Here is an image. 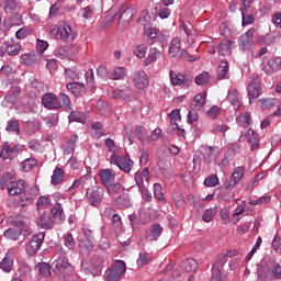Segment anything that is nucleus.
Listing matches in <instances>:
<instances>
[{"label":"nucleus","mask_w":281,"mask_h":281,"mask_svg":"<svg viewBox=\"0 0 281 281\" xmlns=\"http://www.w3.org/2000/svg\"><path fill=\"white\" fill-rule=\"evenodd\" d=\"M204 186L206 188H216V186H218V176L211 175V176L206 177L204 180Z\"/></svg>","instance_id":"nucleus-59"},{"label":"nucleus","mask_w":281,"mask_h":281,"mask_svg":"<svg viewBox=\"0 0 281 281\" xmlns=\"http://www.w3.org/2000/svg\"><path fill=\"white\" fill-rule=\"evenodd\" d=\"M281 69V57H274L267 61L265 66V71L267 74H276V71H280Z\"/></svg>","instance_id":"nucleus-26"},{"label":"nucleus","mask_w":281,"mask_h":281,"mask_svg":"<svg viewBox=\"0 0 281 281\" xmlns=\"http://www.w3.org/2000/svg\"><path fill=\"white\" fill-rule=\"evenodd\" d=\"M63 181H65V171H63V168L56 167L53 171L50 183L53 186H59Z\"/></svg>","instance_id":"nucleus-30"},{"label":"nucleus","mask_w":281,"mask_h":281,"mask_svg":"<svg viewBox=\"0 0 281 281\" xmlns=\"http://www.w3.org/2000/svg\"><path fill=\"white\" fill-rule=\"evenodd\" d=\"M169 77L173 87H183V89H188L192 86V77L186 75L184 72H175L171 70L169 72Z\"/></svg>","instance_id":"nucleus-6"},{"label":"nucleus","mask_w":281,"mask_h":281,"mask_svg":"<svg viewBox=\"0 0 281 281\" xmlns=\"http://www.w3.org/2000/svg\"><path fill=\"white\" fill-rule=\"evenodd\" d=\"M0 157L1 159H13L14 156L12 154V147H10V145L8 144H4L2 146V150L0 151Z\"/></svg>","instance_id":"nucleus-58"},{"label":"nucleus","mask_w":281,"mask_h":281,"mask_svg":"<svg viewBox=\"0 0 281 281\" xmlns=\"http://www.w3.org/2000/svg\"><path fill=\"white\" fill-rule=\"evenodd\" d=\"M161 232H164V228L159 224H154L150 227V236L151 240H159V237L161 236Z\"/></svg>","instance_id":"nucleus-52"},{"label":"nucleus","mask_w":281,"mask_h":281,"mask_svg":"<svg viewBox=\"0 0 281 281\" xmlns=\"http://www.w3.org/2000/svg\"><path fill=\"white\" fill-rule=\"evenodd\" d=\"M124 76H126V70L122 67H116L109 72V78H111L112 80H122Z\"/></svg>","instance_id":"nucleus-40"},{"label":"nucleus","mask_w":281,"mask_h":281,"mask_svg":"<svg viewBox=\"0 0 281 281\" xmlns=\"http://www.w3.org/2000/svg\"><path fill=\"white\" fill-rule=\"evenodd\" d=\"M243 177H245V168L236 167L233 171L231 180L225 183L226 190H232L233 188H236V186H238Z\"/></svg>","instance_id":"nucleus-14"},{"label":"nucleus","mask_w":281,"mask_h":281,"mask_svg":"<svg viewBox=\"0 0 281 281\" xmlns=\"http://www.w3.org/2000/svg\"><path fill=\"white\" fill-rule=\"evenodd\" d=\"M228 72H229V64L227 63V60H222L217 68L218 80H223L227 78Z\"/></svg>","instance_id":"nucleus-34"},{"label":"nucleus","mask_w":281,"mask_h":281,"mask_svg":"<svg viewBox=\"0 0 281 281\" xmlns=\"http://www.w3.org/2000/svg\"><path fill=\"white\" fill-rule=\"evenodd\" d=\"M216 207L206 209L202 214V221H204V223H212V221H214V216H216Z\"/></svg>","instance_id":"nucleus-49"},{"label":"nucleus","mask_w":281,"mask_h":281,"mask_svg":"<svg viewBox=\"0 0 281 281\" xmlns=\"http://www.w3.org/2000/svg\"><path fill=\"white\" fill-rule=\"evenodd\" d=\"M12 224L15 227H27V225H30V217L25 215H16L12 218Z\"/></svg>","instance_id":"nucleus-37"},{"label":"nucleus","mask_w":281,"mask_h":281,"mask_svg":"<svg viewBox=\"0 0 281 281\" xmlns=\"http://www.w3.org/2000/svg\"><path fill=\"white\" fill-rule=\"evenodd\" d=\"M13 266L14 259H12V257H10L9 255H7L0 262V269H2V271H5V273H10V271H12Z\"/></svg>","instance_id":"nucleus-35"},{"label":"nucleus","mask_w":281,"mask_h":281,"mask_svg":"<svg viewBox=\"0 0 281 281\" xmlns=\"http://www.w3.org/2000/svg\"><path fill=\"white\" fill-rule=\"evenodd\" d=\"M261 102V109H277V111L273 112V115L276 117H280L281 111V102L278 99L273 98H266V99H260Z\"/></svg>","instance_id":"nucleus-18"},{"label":"nucleus","mask_w":281,"mask_h":281,"mask_svg":"<svg viewBox=\"0 0 281 281\" xmlns=\"http://www.w3.org/2000/svg\"><path fill=\"white\" fill-rule=\"evenodd\" d=\"M263 278L266 281L281 280V266L279 263H272L263 271Z\"/></svg>","instance_id":"nucleus-17"},{"label":"nucleus","mask_w":281,"mask_h":281,"mask_svg":"<svg viewBox=\"0 0 281 281\" xmlns=\"http://www.w3.org/2000/svg\"><path fill=\"white\" fill-rule=\"evenodd\" d=\"M36 225L41 227V229H54L56 222H54L52 213L45 211L36 218Z\"/></svg>","instance_id":"nucleus-11"},{"label":"nucleus","mask_w":281,"mask_h":281,"mask_svg":"<svg viewBox=\"0 0 281 281\" xmlns=\"http://www.w3.org/2000/svg\"><path fill=\"white\" fill-rule=\"evenodd\" d=\"M42 104L45 109H48V111H60L61 109L58 95L52 92L46 93L42 97Z\"/></svg>","instance_id":"nucleus-10"},{"label":"nucleus","mask_w":281,"mask_h":281,"mask_svg":"<svg viewBox=\"0 0 281 281\" xmlns=\"http://www.w3.org/2000/svg\"><path fill=\"white\" fill-rule=\"evenodd\" d=\"M181 38L173 37L169 43V58H179L181 56Z\"/></svg>","instance_id":"nucleus-21"},{"label":"nucleus","mask_w":281,"mask_h":281,"mask_svg":"<svg viewBox=\"0 0 281 281\" xmlns=\"http://www.w3.org/2000/svg\"><path fill=\"white\" fill-rule=\"evenodd\" d=\"M126 273V262L123 260H117L112 268L105 271V281H120L124 278Z\"/></svg>","instance_id":"nucleus-3"},{"label":"nucleus","mask_w":281,"mask_h":281,"mask_svg":"<svg viewBox=\"0 0 281 281\" xmlns=\"http://www.w3.org/2000/svg\"><path fill=\"white\" fill-rule=\"evenodd\" d=\"M236 122L238 126L247 128L251 125V116L249 115V113L243 112L236 117Z\"/></svg>","instance_id":"nucleus-32"},{"label":"nucleus","mask_w":281,"mask_h":281,"mask_svg":"<svg viewBox=\"0 0 281 281\" xmlns=\"http://www.w3.org/2000/svg\"><path fill=\"white\" fill-rule=\"evenodd\" d=\"M110 164H113L114 166H117L122 172H125V175H128L131 170H133L134 162L128 158V156H120L116 154H112L110 156Z\"/></svg>","instance_id":"nucleus-5"},{"label":"nucleus","mask_w":281,"mask_h":281,"mask_svg":"<svg viewBox=\"0 0 281 281\" xmlns=\"http://www.w3.org/2000/svg\"><path fill=\"white\" fill-rule=\"evenodd\" d=\"M78 38V33L67 22H60L59 41L63 43H74Z\"/></svg>","instance_id":"nucleus-8"},{"label":"nucleus","mask_w":281,"mask_h":281,"mask_svg":"<svg viewBox=\"0 0 281 281\" xmlns=\"http://www.w3.org/2000/svg\"><path fill=\"white\" fill-rule=\"evenodd\" d=\"M36 269H38L40 274L44 276L45 278H49V276H52V266L48 263H38Z\"/></svg>","instance_id":"nucleus-50"},{"label":"nucleus","mask_w":281,"mask_h":281,"mask_svg":"<svg viewBox=\"0 0 281 281\" xmlns=\"http://www.w3.org/2000/svg\"><path fill=\"white\" fill-rule=\"evenodd\" d=\"M146 52H148L146 44H138L134 47V56L136 58H146Z\"/></svg>","instance_id":"nucleus-47"},{"label":"nucleus","mask_w":281,"mask_h":281,"mask_svg":"<svg viewBox=\"0 0 281 281\" xmlns=\"http://www.w3.org/2000/svg\"><path fill=\"white\" fill-rule=\"evenodd\" d=\"M105 188L110 196H116V194H120V192H122L123 190L122 183L120 182H116V183L113 182L110 187H105Z\"/></svg>","instance_id":"nucleus-54"},{"label":"nucleus","mask_w":281,"mask_h":281,"mask_svg":"<svg viewBox=\"0 0 281 281\" xmlns=\"http://www.w3.org/2000/svg\"><path fill=\"white\" fill-rule=\"evenodd\" d=\"M133 80L136 89H146L148 87V75L143 70L134 72Z\"/></svg>","instance_id":"nucleus-22"},{"label":"nucleus","mask_w":281,"mask_h":281,"mask_svg":"<svg viewBox=\"0 0 281 281\" xmlns=\"http://www.w3.org/2000/svg\"><path fill=\"white\" fill-rule=\"evenodd\" d=\"M153 257L148 256V254L146 252H140L137 259V265L139 267H144V265H148L149 262H151Z\"/></svg>","instance_id":"nucleus-63"},{"label":"nucleus","mask_w":281,"mask_h":281,"mask_svg":"<svg viewBox=\"0 0 281 281\" xmlns=\"http://www.w3.org/2000/svg\"><path fill=\"white\" fill-rule=\"evenodd\" d=\"M135 181H136V186H138V188H146V186L144 184V181H146L147 184L150 181V177L148 176V168H144L142 172H136Z\"/></svg>","instance_id":"nucleus-28"},{"label":"nucleus","mask_w":281,"mask_h":281,"mask_svg":"<svg viewBox=\"0 0 281 281\" xmlns=\"http://www.w3.org/2000/svg\"><path fill=\"white\" fill-rule=\"evenodd\" d=\"M3 236L9 240H19V237L21 236V231L9 228L4 232Z\"/></svg>","instance_id":"nucleus-57"},{"label":"nucleus","mask_w":281,"mask_h":281,"mask_svg":"<svg viewBox=\"0 0 281 281\" xmlns=\"http://www.w3.org/2000/svg\"><path fill=\"white\" fill-rule=\"evenodd\" d=\"M104 265V257L102 256H93L90 260V269H93L94 271H100L102 269V266Z\"/></svg>","instance_id":"nucleus-36"},{"label":"nucleus","mask_w":281,"mask_h":281,"mask_svg":"<svg viewBox=\"0 0 281 281\" xmlns=\"http://www.w3.org/2000/svg\"><path fill=\"white\" fill-rule=\"evenodd\" d=\"M164 56V53L159 50L157 47L150 48L147 57L144 60L145 67H148V65H153V63H157L161 57Z\"/></svg>","instance_id":"nucleus-23"},{"label":"nucleus","mask_w":281,"mask_h":281,"mask_svg":"<svg viewBox=\"0 0 281 281\" xmlns=\"http://www.w3.org/2000/svg\"><path fill=\"white\" fill-rule=\"evenodd\" d=\"M248 139V144H250V150H258V147L260 146V139L258 138V134L254 132V130L247 131V136L245 134H241L239 136V142H245Z\"/></svg>","instance_id":"nucleus-16"},{"label":"nucleus","mask_w":281,"mask_h":281,"mask_svg":"<svg viewBox=\"0 0 281 281\" xmlns=\"http://www.w3.org/2000/svg\"><path fill=\"white\" fill-rule=\"evenodd\" d=\"M154 196L158 201H166V198L164 196V188L159 183L154 184Z\"/></svg>","instance_id":"nucleus-62"},{"label":"nucleus","mask_w":281,"mask_h":281,"mask_svg":"<svg viewBox=\"0 0 281 281\" xmlns=\"http://www.w3.org/2000/svg\"><path fill=\"white\" fill-rule=\"evenodd\" d=\"M47 207H52V199L47 195H41L36 202V210L41 212V210H45Z\"/></svg>","instance_id":"nucleus-33"},{"label":"nucleus","mask_w":281,"mask_h":281,"mask_svg":"<svg viewBox=\"0 0 281 281\" xmlns=\"http://www.w3.org/2000/svg\"><path fill=\"white\" fill-rule=\"evenodd\" d=\"M57 100H59L61 109H65V111H71V99H69V95L59 93Z\"/></svg>","instance_id":"nucleus-39"},{"label":"nucleus","mask_w":281,"mask_h":281,"mask_svg":"<svg viewBox=\"0 0 281 281\" xmlns=\"http://www.w3.org/2000/svg\"><path fill=\"white\" fill-rule=\"evenodd\" d=\"M92 131H94V137L97 139H100V137H104L105 132H104V126L100 122H94L91 125Z\"/></svg>","instance_id":"nucleus-44"},{"label":"nucleus","mask_w":281,"mask_h":281,"mask_svg":"<svg viewBox=\"0 0 281 281\" xmlns=\"http://www.w3.org/2000/svg\"><path fill=\"white\" fill-rule=\"evenodd\" d=\"M69 122H80L85 123V120H87V116L85 113L80 111H71L69 116H68Z\"/></svg>","instance_id":"nucleus-43"},{"label":"nucleus","mask_w":281,"mask_h":281,"mask_svg":"<svg viewBox=\"0 0 281 281\" xmlns=\"http://www.w3.org/2000/svg\"><path fill=\"white\" fill-rule=\"evenodd\" d=\"M117 210H128L131 207V199L127 194H121L115 199Z\"/></svg>","instance_id":"nucleus-29"},{"label":"nucleus","mask_w":281,"mask_h":281,"mask_svg":"<svg viewBox=\"0 0 281 281\" xmlns=\"http://www.w3.org/2000/svg\"><path fill=\"white\" fill-rule=\"evenodd\" d=\"M196 260L195 259H187L183 263H182V269L184 271H187L188 273L192 272V271H196Z\"/></svg>","instance_id":"nucleus-51"},{"label":"nucleus","mask_w":281,"mask_h":281,"mask_svg":"<svg viewBox=\"0 0 281 281\" xmlns=\"http://www.w3.org/2000/svg\"><path fill=\"white\" fill-rule=\"evenodd\" d=\"M43 240H45V233H38L34 235L26 244V254L29 256H34V254L41 249Z\"/></svg>","instance_id":"nucleus-9"},{"label":"nucleus","mask_w":281,"mask_h":281,"mask_svg":"<svg viewBox=\"0 0 281 281\" xmlns=\"http://www.w3.org/2000/svg\"><path fill=\"white\" fill-rule=\"evenodd\" d=\"M10 196H16L18 205L25 207L30 205L36 199V193L32 192V189H26L25 180H13L7 186Z\"/></svg>","instance_id":"nucleus-1"},{"label":"nucleus","mask_w":281,"mask_h":281,"mask_svg":"<svg viewBox=\"0 0 281 281\" xmlns=\"http://www.w3.org/2000/svg\"><path fill=\"white\" fill-rule=\"evenodd\" d=\"M194 82L199 87H203V85H207V82H210V72L207 71L201 72L195 77Z\"/></svg>","instance_id":"nucleus-46"},{"label":"nucleus","mask_w":281,"mask_h":281,"mask_svg":"<svg viewBox=\"0 0 281 281\" xmlns=\"http://www.w3.org/2000/svg\"><path fill=\"white\" fill-rule=\"evenodd\" d=\"M4 50L8 56H19V54H21V43L12 38H8L4 41Z\"/></svg>","instance_id":"nucleus-19"},{"label":"nucleus","mask_w":281,"mask_h":281,"mask_svg":"<svg viewBox=\"0 0 281 281\" xmlns=\"http://www.w3.org/2000/svg\"><path fill=\"white\" fill-rule=\"evenodd\" d=\"M54 267V273L56 276H59V280H65V273L67 271H71L74 268L71 267V263H69V259L65 257H59L53 262Z\"/></svg>","instance_id":"nucleus-7"},{"label":"nucleus","mask_w":281,"mask_h":281,"mask_svg":"<svg viewBox=\"0 0 281 281\" xmlns=\"http://www.w3.org/2000/svg\"><path fill=\"white\" fill-rule=\"evenodd\" d=\"M38 161L34 158H26L24 161H22V169L24 172H30L34 167H36Z\"/></svg>","instance_id":"nucleus-53"},{"label":"nucleus","mask_w":281,"mask_h":281,"mask_svg":"<svg viewBox=\"0 0 281 281\" xmlns=\"http://www.w3.org/2000/svg\"><path fill=\"white\" fill-rule=\"evenodd\" d=\"M207 94L205 92L199 93L193 98V104L195 109H203L205 106V99Z\"/></svg>","instance_id":"nucleus-42"},{"label":"nucleus","mask_w":281,"mask_h":281,"mask_svg":"<svg viewBox=\"0 0 281 281\" xmlns=\"http://www.w3.org/2000/svg\"><path fill=\"white\" fill-rule=\"evenodd\" d=\"M249 100H256L260 98L262 93V85L260 83V78L254 77L247 87Z\"/></svg>","instance_id":"nucleus-12"},{"label":"nucleus","mask_w":281,"mask_h":281,"mask_svg":"<svg viewBox=\"0 0 281 281\" xmlns=\"http://www.w3.org/2000/svg\"><path fill=\"white\" fill-rule=\"evenodd\" d=\"M66 89H68L75 98H82V95L87 93V87H85V83H80L78 81L67 83Z\"/></svg>","instance_id":"nucleus-20"},{"label":"nucleus","mask_w":281,"mask_h":281,"mask_svg":"<svg viewBox=\"0 0 281 281\" xmlns=\"http://www.w3.org/2000/svg\"><path fill=\"white\" fill-rule=\"evenodd\" d=\"M135 16H137V11L131 7H127L122 10L119 18V24L128 27L131 23H133V21L135 20Z\"/></svg>","instance_id":"nucleus-13"},{"label":"nucleus","mask_w":281,"mask_h":281,"mask_svg":"<svg viewBox=\"0 0 281 281\" xmlns=\"http://www.w3.org/2000/svg\"><path fill=\"white\" fill-rule=\"evenodd\" d=\"M234 256H236V254H233L232 251H228L227 254L217 255L214 267H223V265L227 262V257L232 258Z\"/></svg>","instance_id":"nucleus-41"},{"label":"nucleus","mask_w":281,"mask_h":281,"mask_svg":"<svg viewBox=\"0 0 281 281\" xmlns=\"http://www.w3.org/2000/svg\"><path fill=\"white\" fill-rule=\"evenodd\" d=\"M5 131H8V133H13V135H19V133H20L19 121H16V120L8 121Z\"/></svg>","instance_id":"nucleus-56"},{"label":"nucleus","mask_w":281,"mask_h":281,"mask_svg":"<svg viewBox=\"0 0 281 281\" xmlns=\"http://www.w3.org/2000/svg\"><path fill=\"white\" fill-rule=\"evenodd\" d=\"M64 245L70 251L74 250L76 248V240L74 239V235H71L70 233L66 234L64 238Z\"/></svg>","instance_id":"nucleus-61"},{"label":"nucleus","mask_w":281,"mask_h":281,"mask_svg":"<svg viewBox=\"0 0 281 281\" xmlns=\"http://www.w3.org/2000/svg\"><path fill=\"white\" fill-rule=\"evenodd\" d=\"M134 133L139 142H146V139H148V132L146 131V127L142 125L136 126Z\"/></svg>","instance_id":"nucleus-45"},{"label":"nucleus","mask_w":281,"mask_h":281,"mask_svg":"<svg viewBox=\"0 0 281 281\" xmlns=\"http://www.w3.org/2000/svg\"><path fill=\"white\" fill-rule=\"evenodd\" d=\"M227 100L233 106H237V109L240 108V97L238 95V90L228 91Z\"/></svg>","instance_id":"nucleus-38"},{"label":"nucleus","mask_w":281,"mask_h":281,"mask_svg":"<svg viewBox=\"0 0 281 281\" xmlns=\"http://www.w3.org/2000/svg\"><path fill=\"white\" fill-rule=\"evenodd\" d=\"M76 142H78V135L75 134L61 146L64 155H72L75 153Z\"/></svg>","instance_id":"nucleus-27"},{"label":"nucleus","mask_w":281,"mask_h":281,"mask_svg":"<svg viewBox=\"0 0 281 281\" xmlns=\"http://www.w3.org/2000/svg\"><path fill=\"white\" fill-rule=\"evenodd\" d=\"M217 52L221 56H229L232 54V41L224 40L218 46Z\"/></svg>","instance_id":"nucleus-31"},{"label":"nucleus","mask_w":281,"mask_h":281,"mask_svg":"<svg viewBox=\"0 0 281 281\" xmlns=\"http://www.w3.org/2000/svg\"><path fill=\"white\" fill-rule=\"evenodd\" d=\"M50 214L55 223L56 221L63 223V221L66 218L65 210L63 209V204H60V202L55 203L54 207L50 210Z\"/></svg>","instance_id":"nucleus-24"},{"label":"nucleus","mask_w":281,"mask_h":281,"mask_svg":"<svg viewBox=\"0 0 281 281\" xmlns=\"http://www.w3.org/2000/svg\"><path fill=\"white\" fill-rule=\"evenodd\" d=\"M93 14H95V8H93V5H88L80 10V15L82 19H91Z\"/></svg>","instance_id":"nucleus-60"},{"label":"nucleus","mask_w":281,"mask_h":281,"mask_svg":"<svg viewBox=\"0 0 281 281\" xmlns=\"http://www.w3.org/2000/svg\"><path fill=\"white\" fill-rule=\"evenodd\" d=\"M86 181H87V176L81 177L78 180H75L74 183L71 184V187L68 189V192L71 195L76 194V191L78 190V188L85 186Z\"/></svg>","instance_id":"nucleus-48"},{"label":"nucleus","mask_w":281,"mask_h":281,"mask_svg":"<svg viewBox=\"0 0 281 281\" xmlns=\"http://www.w3.org/2000/svg\"><path fill=\"white\" fill-rule=\"evenodd\" d=\"M271 22L274 24V27L281 30V11H276L271 15Z\"/></svg>","instance_id":"nucleus-64"},{"label":"nucleus","mask_w":281,"mask_h":281,"mask_svg":"<svg viewBox=\"0 0 281 281\" xmlns=\"http://www.w3.org/2000/svg\"><path fill=\"white\" fill-rule=\"evenodd\" d=\"M99 177L104 188H111V184L115 183L116 173L112 169H101L99 171Z\"/></svg>","instance_id":"nucleus-15"},{"label":"nucleus","mask_w":281,"mask_h":281,"mask_svg":"<svg viewBox=\"0 0 281 281\" xmlns=\"http://www.w3.org/2000/svg\"><path fill=\"white\" fill-rule=\"evenodd\" d=\"M21 63L30 67L36 63V55L34 53L24 54L21 57Z\"/></svg>","instance_id":"nucleus-55"},{"label":"nucleus","mask_w":281,"mask_h":281,"mask_svg":"<svg viewBox=\"0 0 281 281\" xmlns=\"http://www.w3.org/2000/svg\"><path fill=\"white\" fill-rule=\"evenodd\" d=\"M218 148L216 147H205L204 151H203V161L204 164H212V161H214V159H216L218 157Z\"/></svg>","instance_id":"nucleus-25"},{"label":"nucleus","mask_w":281,"mask_h":281,"mask_svg":"<svg viewBox=\"0 0 281 281\" xmlns=\"http://www.w3.org/2000/svg\"><path fill=\"white\" fill-rule=\"evenodd\" d=\"M104 198V188L93 186L86 190V199L90 205L98 207Z\"/></svg>","instance_id":"nucleus-4"},{"label":"nucleus","mask_w":281,"mask_h":281,"mask_svg":"<svg viewBox=\"0 0 281 281\" xmlns=\"http://www.w3.org/2000/svg\"><path fill=\"white\" fill-rule=\"evenodd\" d=\"M0 8H3L12 25H21L23 23V15L16 9V2L14 0H0Z\"/></svg>","instance_id":"nucleus-2"}]
</instances>
